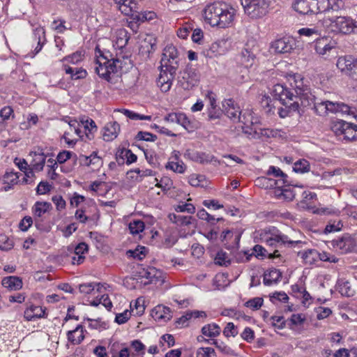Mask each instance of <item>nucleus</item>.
<instances>
[{
    "mask_svg": "<svg viewBox=\"0 0 357 357\" xmlns=\"http://www.w3.org/2000/svg\"><path fill=\"white\" fill-rule=\"evenodd\" d=\"M236 11L229 3L218 1L207 4L203 10V17L212 27L226 29L234 22Z\"/></svg>",
    "mask_w": 357,
    "mask_h": 357,
    "instance_id": "1",
    "label": "nucleus"
},
{
    "mask_svg": "<svg viewBox=\"0 0 357 357\" xmlns=\"http://www.w3.org/2000/svg\"><path fill=\"white\" fill-rule=\"evenodd\" d=\"M255 185L261 188H272L277 185V181H273L271 179L264 176L259 177L255 181Z\"/></svg>",
    "mask_w": 357,
    "mask_h": 357,
    "instance_id": "52",
    "label": "nucleus"
},
{
    "mask_svg": "<svg viewBox=\"0 0 357 357\" xmlns=\"http://www.w3.org/2000/svg\"><path fill=\"white\" fill-rule=\"evenodd\" d=\"M337 43L330 37L318 38L315 44L316 52L324 58L337 54Z\"/></svg>",
    "mask_w": 357,
    "mask_h": 357,
    "instance_id": "8",
    "label": "nucleus"
},
{
    "mask_svg": "<svg viewBox=\"0 0 357 357\" xmlns=\"http://www.w3.org/2000/svg\"><path fill=\"white\" fill-rule=\"evenodd\" d=\"M114 38V46L117 49L122 50L127 45L130 36L127 30L119 29L115 32Z\"/></svg>",
    "mask_w": 357,
    "mask_h": 357,
    "instance_id": "31",
    "label": "nucleus"
},
{
    "mask_svg": "<svg viewBox=\"0 0 357 357\" xmlns=\"http://www.w3.org/2000/svg\"><path fill=\"white\" fill-rule=\"evenodd\" d=\"M146 248L140 247L135 250H129L126 252L128 257H132L138 260H142L146 256Z\"/></svg>",
    "mask_w": 357,
    "mask_h": 357,
    "instance_id": "50",
    "label": "nucleus"
},
{
    "mask_svg": "<svg viewBox=\"0 0 357 357\" xmlns=\"http://www.w3.org/2000/svg\"><path fill=\"white\" fill-rule=\"evenodd\" d=\"M178 52L173 45H167L163 50L160 60V73L157 84L162 92H167L171 89L172 82L179 66Z\"/></svg>",
    "mask_w": 357,
    "mask_h": 357,
    "instance_id": "2",
    "label": "nucleus"
},
{
    "mask_svg": "<svg viewBox=\"0 0 357 357\" xmlns=\"http://www.w3.org/2000/svg\"><path fill=\"white\" fill-rule=\"evenodd\" d=\"M222 106L225 115L233 122L237 123L242 118L240 107L231 99L226 100Z\"/></svg>",
    "mask_w": 357,
    "mask_h": 357,
    "instance_id": "18",
    "label": "nucleus"
},
{
    "mask_svg": "<svg viewBox=\"0 0 357 357\" xmlns=\"http://www.w3.org/2000/svg\"><path fill=\"white\" fill-rule=\"evenodd\" d=\"M333 114L351 115L354 114V112L351 110L349 105L342 102L335 101V111Z\"/></svg>",
    "mask_w": 357,
    "mask_h": 357,
    "instance_id": "49",
    "label": "nucleus"
},
{
    "mask_svg": "<svg viewBox=\"0 0 357 357\" xmlns=\"http://www.w3.org/2000/svg\"><path fill=\"white\" fill-rule=\"evenodd\" d=\"M259 235L261 242L273 248H278L282 245H287L288 247L295 248L298 246L301 248L303 245L305 244V242L301 240L291 239L287 235L282 234L278 230L275 229H273V231L271 229L268 231L264 229Z\"/></svg>",
    "mask_w": 357,
    "mask_h": 357,
    "instance_id": "5",
    "label": "nucleus"
},
{
    "mask_svg": "<svg viewBox=\"0 0 357 357\" xmlns=\"http://www.w3.org/2000/svg\"><path fill=\"white\" fill-rule=\"evenodd\" d=\"M283 105L284 107H281L278 111V114L281 118H285L289 116L292 112L297 111L301 105V102H299L298 100H294V102H290L289 105Z\"/></svg>",
    "mask_w": 357,
    "mask_h": 357,
    "instance_id": "38",
    "label": "nucleus"
},
{
    "mask_svg": "<svg viewBox=\"0 0 357 357\" xmlns=\"http://www.w3.org/2000/svg\"><path fill=\"white\" fill-rule=\"evenodd\" d=\"M212 344H214L218 349H219L221 352L226 354H230V355H234V351L227 344H225L223 342H219L216 340H212Z\"/></svg>",
    "mask_w": 357,
    "mask_h": 357,
    "instance_id": "60",
    "label": "nucleus"
},
{
    "mask_svg": "<svg viewBox=\"0 0 357 357\" xmlns=\"http://www.w3.org/2000/svg\"><path fill=\"white\" fill-rule=\"evenodd\" d=\"M241 62L245 66H251L253 64L255 56L252 52L245 48L242 50L241 54Z\"/></svg>",
    "mask_w": 357,
    "mask_h": 357,
    "instance_id": "46",
    "label": "nucleus"
},
{
    "mask_svg": "<svg viewBox=\"0 0 357 357\" xmlns=\"http://www.w3.org/2000/svg\"><path fill=\"white\" fill-rule=\"evenodd\" d=\"M295 45L294 40L290 37L277 39L271 45V48L275 53L284 54L290 52Z\"/></svg>",
    "mask_w": 357,
    "mask_h": 357,
    "instance_id": "14",
    "label": "nucleus"
},
{
    "mask_svg": "<svg viewBox=\"0 0 357 357\" xmlns=\"http://www.w3.org/2000/svg\"><path fill=\"white\" fill-rule=\"evenodd\" d=\"M336 66L341 72L354 79H357V59H354L351 56H340Z\"/></svg>",
    "mask_w": 357,
    "mask_h": 357,
    "instance_id": "11",
    "label": "nucleus"
},
{
    "mask_svg": "<svg viewBox=\"0 0 357 357\" xmlns=\"http://www.w3.org/2000/svg\"><path fill=\"white\" fill-rule=\"evenodd\" d=\"M268 175H273L276 178H280V181L287 185H290L287 180V175L284 174L280 168L275 166H271L267 172Z\"/></svg>",
    "mask_w": 357,
    "mask_h": 357,
    "instance_id": "44",
    "label": "nucleus"
},
{
    "mask_svg": "<svg viewBox=\"0 0 357 357\" xmlns=\"http://www.w3.org/2000/svg\"><path fill=\"white\" fill-rule=\"evenodd\" d=\"M84 58V54L82 52L77 51L70 56L63 57L61 61L62 62L68 61L73 64H77L81 61Z\"/></svg>",
    "mask_w": 357,
    "mask_h": 357,
    "instance_id": "54",
    "label": "nucleus"
},
{
    "mask_svg": "<svg viewBox=\"0 0 357 357\" xmlns=\"http://www.w3.org/2000/svg\"><path fill=\"white\" fill-rule=\"evenodd\" d=\"M290 84L295 91L296 100L301 102L303 107L311 106L314 100V96L312 94L308 86L303 83V79L300 75H294L291 77Z\"/></svg>",
    "mask_w": 357,
    "mask_h": 357,
    "instance_id": "6",
    "label": "nucleus"
},
{
    "mask_svg": "<svg viewBox=\"0 0 357 357\" xmlns=\"http://www.w3.org/2000/svg\"><path fill=\"white\" fill-rule=\"evenodd\" d=\"M70 131H73L79 138L82 139L84 137L83 130L81 128L80 120L78 121L76 119H72L68 123Z\"/></svg>",
    "mask_w": 357,
    "mask_h": 357,
    "instance_id": "53",
    "label": "nucleus"
},
{
    "mask_svg": "<svg viewBox=\"0 0 357 357\" xmlns=\"http://www.w3.org/2000/svg\"><path fill=\"white\" fill-rule=\"evenodd\" d=\"M238 333L236 326L231 322L228 323L223 330V334L227 337H235L238 335Z\"/></svg>",
    "mask_w": 357,
    "mask_h": 357,
    "instance_id": "62",
    "label": "nucleus"
},
{
    "mask_svg": "<svg viewBox=\"0 0 357 357\" xmlns=\"http://www.w3.org/2000/svg\"><path fill=\"white\" fill-rule=\"evenodd\" d=\"M244 12L251 18H261L266 15L271 0H240Z\"/></svg>",
    "mask_w": 357,
    "mask_h": 357,
    "instance_id": "7",
    "label": "nucleus"
},
{
    "mask_svg": "<svg viewBox=\"0 0 357 357\" xmlns=\"http://www.w3.org/2000/svg\"><path fill=\"white\" fill-rule=\"evenodd\" d=\"M294 10L302 15L317 14L319 10V0H297L293 5Z\"/></svg>",
    "mask_w": 357,
    "mask_h": 357,
    "instance_id": "13",
    "label": "nucleus"
},
{
    "mask_svg": "<svg viewBox=\"0 0 357 357\" xmlns=\"http://www.w3.org/2000/svg\"><path fill=\"white\" fill-rule=\"evenodd\" d=\"M344 3L342 0H319V10L321 12L338 11L343 9Z\"/></svg>",
    "mask_w": 357,
    "mask_h": 357,
    "instance_id": "24",
    "label": "nucleus"
},
{
    "mask_svg": "<svg viewBox=\"0 0 357 357\" xmlns=\"http://www.w3.org/2000/svg\"><path fill=\"white\" fill-rule=\"evenodd\" d=\"M199 81V75L196 69L192 67H187L182 73L181 77L178 78V85L184 90H190L197 85Z\"/></svg>",
    "mask_w": 357,
    "mask_h": 357,
    "instance_id": "9",
    "label": "nucleus"
},
{
    "mask_svg": "<svg viewBox=\"0 0 357 357\" xmlns=\"http://www.w3.org/2000/svg\"><path fill=\"white\" fill-rule=\"evenodd\" d=\"M52 209V205L47 202H37L33 206L32 211L36 218H41L45 213Z\"/></svg>",
    "mask_w": 357,
    "mask_h": 357,
    "instance_id": "36",
    "label": "nucleus"
},
{
    "mask_svg": "<svg viewBox=\"0 0 357 357\" xmlns=\"http://www.w3.org/2000/svg\"><path fill=\"white\" fill-rule=\"evenodd\" d=\"M278 191L280 192V193L278 194V196L283 197V198L287 201H291L295 197V193L293 190L290 188L279 189Z\"/></svg>",
    "mask_w": 357,
    "mask_h": 357,
    "instance_id": "64",
    "label": "nucleus"
},
{
    "mask_svg": "<svg viewBox=\"0 0 357 357\" xmlns=\"http://www.w3.org/2000/svg\"><path fill=\"white\" fill-rule=\"evenodd\" d=\"M161 273L154 267H148L147 268H142L139 272V277L141 279H146L148 281L144 282V284H149L157 281L160 277Z\"/></svg>",
    "mask_w": 357,
    "mask_h": 357,
    "instance_id": "30",
    "label": "nucleus"
},
{
    "mask_svg": "<svg viewBox=\"0 0 357 357\" xmlns=\"http://www.w3.org/2000/svg\"><path fill=\"white\" fill-rule=\"evenodd\" d=\"M116 8L125 15L134 16L136 13L138 4L134 0H114Z\"/></svg>",
    "mask_w": 357,
    "mask_h": 357,
    "instance_id": "19",
    "label": "nucleus"
},
{
    "mask_svg": "<svg viewBox=\"0 0 357 357\" xmlns=\"http://www.w3.org/2000/svg\"><path fill=\"white\" fill-rule=\"evenodd\" d=\"M252 254H254L256 257H266V255H268L270 258L278 257L280 256V254L278 253V250H275L273 254H271V253L269 254V253H268L266 250L260 245H256L253 248Z\"/></svg>",
    "mask_w": 357,
    "mask_h": 357,
    "instance_id": "47",
    "label": "nucleus"
},
{
    "mask_svg": "<svg viewBox=\"0 0 357 357\" xmlns=\"http://www.w3.org/2000/svg\"><path fill=\"white\" fill-rule=\"evenodd\" d=\"M197 357H216L214 349L211 347H201L197 351Z\"/></svg>",
    "mask_w": 357,
    "mask_h": 357,
    "instance_id": "61",
    "label": "nucleus"
},
{
    "mask_svg": "<svg viewBox=\"0 0 357 357\" xmlns=\"http://www.w3.org/2000/svg\"><path fill=\"white\" fill-rule=\"evenodd\" d=\"M165 167L179 174L184 173L186 169L185 164L179 160V152L176 151L172 152L169 161L167 163Z\"/></svg>",
    "mask_w": 357,
    "mask_h": 357,
    "instance_id": "22",
    "label": "nucleus"
},
{
    "mask_svg": "<svg viewBox=\"0 0 357 357\" xmlns=\"http://www.w3.org/2000/svg\"><path fill=\"white\" fill-rule=\"evenodd\" d=\"M221 41L213 43L208 49L204 51V54L207 57H213L219 53Z\"/></svg>",
    "mask_w": 357,
    "mask_h": 357,
    "instance_id": "58",
    "label": "nucleus"
},
{
    "mask_svg": "<svg viewBox=\"0 0 357 357\" xmlns=\"http://www.w3.org/2000/svg\"><path fill=\"white\" fill-rule=\"evenodd\" d=\"M300 36H305L306 37H312L316 40L318 39V36L321 35V30L317 27L314 28H302L298 31Z\"/></svg>",
    "mask_w": 357,
    "mask_h": 357,
    "instance_id": "48",
    "label": "nucleus"
},
{
    "mask_svg": "<svg viewBox=\"0 0 357 357\" xmlns=\"http://www.w3.org/2000/svg\"><path fill=\"white\" fill-rule=\"evenodd\" d=\"M168 218L172 222L181 226L191 224L192 217L170 213L168 215Z\"/></svg>",
    "mask_w": 357,
    "mask_h": 357,
    "instance_id": "40",
    "label": "nucleus"
},
{
    "mask_svg": "<svg viewBox=\"0 0 357 357\" xmlns=\"http://www.w3.org/2000/svg\"><path fill=\"white\" fill-rule=\"evenodd\" d=\"M30 155L33 158L30 167L35 171L40 172L43 169L45 164L46 156L42 151V149H38V151H31Z\"/></svg>",
    "mask_w": 357,
    "mask_h": 357,
    "instance_id": "25",
    "label": "nucleus"
},
{
    "mask_svg": "<svg viewBox=\"0 0 357 357\" xmlns=\"http://www.w3.org/2000/svg\"><path fill=\"white\" fill-rule=\"evenodd\" d=\"M151 315L155 321H163L164 322L168 321L172 317L170 308L163 305L155 307L152 311Z\"/></svg>",
    "mask_w": 357,
    "mask_h": 357,
    "instance_id": "28",
    "label": "nucleus"
},
{
    "mask_svg": "<svg viewBox=\"0 0 357 357\" xmlns=\"http://www.w3.org/2000/svg\"><path fill=\"white\" fill-rule=\"evenodd\" d=\"M85 333H86V331L84 326L79 324L75 329L68 331V340L73 345L79 344L85 337Z\"/></svg>",
    "mask_w": 357,
    "mask_h": 357,
    "instance_id": "23",
    "label": "nucleus"
},
{
    "mask_svg": "<svg viewBox=\"0 0 357 357\" xmlns=\"http://www.w3.org/2000/svg\"><path fill=\"white\" fill-rule=\"evenodd\" d=\"M221 329L216 324H210L205 325L202 328V333L204 335L213 337L218 336L220 333Z\"/></svg>",
    "mask_w": 357,
    "mask_h": 357,
    "instance_id": "39",
    "label": "nucleus"
},
{
    "mask_svg": "<svg viewBox=\"0 0 357 357\" xmlns=\"http://www.w3.org/2000/svg\"><path fill=\"white\" fill-rule=\"evenodd\" d=\"M263 304V299L259 297H255L252 299L248 301L245 303V306L252 310L259 309Z\"/></svg>",
    "mask_w": 357,
    "mask_h": 357,
    "instance_id": "63",
    "label": "nucleus"
},
{
    "mask_svg": "<svg viewBox=\"0 0 357 357\" xmlns=\"http://www.w3.org/2000/svg\"><path fill=\"white\" fill-rule=\"evenodd\" d=\"M45 310L31 303H26V307L24 312V317L27 321H33L45 317Z\"/></svg>",
    "mask_w": 357,
    "mask_h": 357,
    "instance_id": "20",
    "label": "nucleus"
},
{
    "mask_svg": "<svg viewBox=\"0 0 357 357\" xmlns=\"http://www.w3.org/2000/svg\"><path fill=\"white\" fill-rule=\"evenodd\" d=\"M176 119L177 121H176V123L181 125L185 130L188 131H192L193 130L194 126L192 123L184 113L178 112Z\"/></svg>",
    "mask_w": 357,
    "mask_h": 357,
    "instance_id": "45",
    "label": "nucleus"
},
{
    "mask_svg": "<svg viewBox=\"0 0 357 357\" xmlns=\"http://www.w3.org/2000/svg\"><path fill=\"white\" fill-rule=\"evenodd\" d=\"M14 243L12 239L4 234L0 235V249L10 250L13 248Z\"/></svg>",
    "mask_w": 357,
    "mask_h": 357,
    "instance_id": "56",
    "label": "nucleus"
},
{
    "mask_svg": "<svg viewBox=\"0 0 357 357\" xmlns=\"http://www.w3.org/2000/svg\"><path fill=\"white\" fill-rule=\"evenodd\" d=\"M294 171L299 173H304L309 171V162L305 160H301L294 163L293 167Z\"/></svg>",
    "mask_w": 357,
    "mask_h": 357,
    "instance_id": "57",
    "label": "nucleus"
},
{
    "mask_svg": "<svg viewBox=\"0 0 357 357\" xmlns=\"http://www.w3.org/2000/svg\"><path fill=\"white\" fill-rule=\"evenodd\" d=\"M63 70L66 74L70 75V78L75 80L84 79L87 75V73L85 70L78 68H72L66 64L63 65Z\"/></svg>",
    "mask_w": 357,
    "mask_h": 357,
    "instance_id": "35",
    "label": "nucleus"
},
{
    "mask_svg": "<svg viewBox=\"0 0 357 357\" xmlns=\"http://www.w3.org/2000/svg\"><path fill=\"white\" fill-rule=\"evenodd\" d=\"M120 125L116 122L107 123L102 129V137L106 142H111L116 139L120 132Z\"/></svg>",
    "mask_w": 357,
    "mask_h": 357,
    "instance_id": "21",
    "label": "nucleus"
},
{
    "mask_svg": "<svg viewBox=\"0 0 357 357\" xmlns=\"http://www.w3.org/2000/svg\"><path fill=\"white\" fill-rule=\"evenodd\" d=\"M144 229V223L142 220H133L129 224V230L132 234H139L142 232Z\"/></svg>",
    "mask_w": 357,
    "mask_h": 357,
    "instance_id": "51",
    "label": "nucleus"
},
{
    "mask_svg": "<svg viewBox=\"0 0 357 357\" xmlns=\"http://www.w3.org/2000/svg\"><path fill=\"white\" fill-rule=\"evenodd\" d=\"M34 34L36 36H38V45L34 50L33 56L37 54L42 50L44 41L45 40V31L44 28L41 26L37 27L35 29Z\"/></svg>",
    "mask_w": 357,
    "mask_h": 357,
    "instance_id": "41",
    "label": "nucleus"
},
{
    "mask_svg": "<svg viewBox=\"0 0 357 357\" xmlns=\"http://www.w3.org/2000/svg\"><path fill=\"white\" fill-rule=\"evenodd\" d=\"M189 183L194 187H205L207 185V181L205 176L193 174L189 176Z\"/></svg>",
    "mask_w": 357,
    "mask_h": 357,
    "instance_id": "42",
    "label": "nucleus"
},
{
    "mask_svg": "<svg viewBox=\"0 0 357 357\" xmlns=\"http://www.w3.org/2000/svg\"><path fill=\"white\" fill-rule=\"evenodd\" d=\"M2 183L4 186L2 188L3 191H8L13 188L19 182V175L17 173L12 171L6 172L1 178Z\"/></svg>",
    "mask_w": 357,
    "mask_h": 357,
    "instance_id": "29",
    "label": "nucleus"
},
{
    "mask_svg": "<svg viewBox=\"0 0 357 357\" xmlns=\"http://www.w3.org/2000/svg\"><path fill=\"white\" fill-rule=\"evenodd\" d=\"M1 283L4 287L11 291L19 290L23 285L22 279L17 276L5 277L3 278Z\"/></svg>",
    "mask_w": 357,
    "mask_h": 357,
    "instance_id": "33",
    "label": "nucleus"
},
{
    "mask_svg": "<svg viewBox=\"0 0 357 357\" xmlns=\"http://www.w3.org/2000/svg\"><path fill=\"white\" fill-rule=\"evenodd\" d=\"M282 277V273L278 269L273 268L266 271L264 274V284L266 286H271L278 283Z\"/></svg>",
    "mask_w": 357,
    "mask_h": 357,
    "instance_id": "34",
    "label": "nucleus"
},
{
    "mask_svg": "<svg viewBox=\"0 0 357 357\" xmlns=\"http://www.w3.org/2000/svg\"><path fill=\"white\" fill-rule=\"evenodd\" d=\"M215 261L217 264L220 266H227L230 264V259L227 254L222 251H220L217 253Z\"/></svg>",
    "mask_w": 357,
    "mask_h": 357,
    "instance_id": "59",
    "label": "nucleus"
},
{
    "mask_svg": "<svg viewBox=\"0 0 357 357\" xmlns=\"http://www.w3.org/2000/svg\"><path fill=\"white\" fill-rule=\"evenodd\" d=\"M154 181L157 182L155 186L160 188L163 191L170 190L173 185L172 181L168 177L162 178L159 182L156 178H154Z\"/></svg>",
    "mask_w": 357,
    "mask_h": 357,
    "instance_id": "55",
    "label": "nucleus"
},
{
    "mask_svg": "<svg viewBox=\"0 0 357 357\" xmlns=\"http://www.w3.org/2000/svg\"><path fill=\"white\" fill-rule=\"evenodd\" d=\"M333 129L336 135H342L344 139L348 141L357 139V125L340 121L334 125Z\"/></svg>",
    "mask_w": 357,
    "mask_h": 357,
    "instance_id": "10",
    "label": "nucleus"
},
{
    "mask_svg": "<svg viewBox=\"0 0 357 357\" xmlns=\"http://www.w3.org/2000/svg\"><path fill=\"white\" fill-rule=\"evenodd\" d=\"M155 14L152 11H142L138 6L136 13H134L132 19L137 22H144L154 19Z\"/></svg>",
    "mask_w": 357,
    "mask_h": 357,
    "instance_id": "37",
    "label": "nucleus"
},
{
    "mask_svg": "<svg viewBox=\"0 0 357 357\" xmlns=\"http://www.w3.org/2000/svg\"><path fill=\"white\" fill-rule=\"evenodd\" d=\"M81 128L86 137L91 140L93 138V133L97 131V126L95 122L88 117L80 118Z\"/></svg>",
    "mask_w": 357,
    "mask_h": 357,
    "instance_id": "27",
    "label": "nucleus"
},
{
    "mask_svg": "<svg viewBox=\"0 0 357 357\" xmlns=\"http://www.w3.org/2000/svg\"><path fill=\"white\" fill-rule=\"evenodd\" d=\"M319 23L327 31L349 34L357 30V22L349 16L325 17Z\"/></svg>",
    "mask_w": 357,
    "mask_h": 357,
    "instance_id": "4",
    "label": "nucleus"
},
{
    "mask_svg": "<svg viewBox=\"0 0 357 357\" xmlns=\"http://www.w3.org/2000/svg\"><path fill=\"white\" fill-rule=\"evenodd\" d=\"M314 112L321 116H326L330 114H333L335 111V101L328 100H321L316 101L314 99L313 103Z\"/></svg>",
    "mask_w": 357,
    "mask_h": 357,
    "instance_id": "15",
    "label": "nucleus"
},
{
    "mask_svg": "<svg viewBox=\"0 0 357 357\" xmlns=\"http://www.w3.org/2000/svg\"><path fill=\"white\" fill-rule=\"evenodd\" d=\"M13 109L10 106H5L0 110V128L5 126V123L11 116L14 117Z\"/></svg>",
    "mask_w": 357,
    "mask_h": 357,
    "instance_id": "43",
    "label": "nucleus"
},
{
    "mask_svg": "<svg viewBox=\"0 0 357 357\" xmlns=\"http://www.w3.org/2000/svg\"><path fill=\"white\" fill-rule=\"evenodd\" d=\"M96 57L95 71L100 77L106 80L110 79L111 74L116 73L119 69L123 68V60L103 54L98 47L96 48Z\"/></svg>",
    "mask_w": 357,
    "mask_h": 357,
    "instance_id": "3",
    "label": "nucleus"
},
{
    "mask_svg": "<svg viewBox=\"0 0 357 357\" xmlns=\"http://www.w3.org/2000/svg\"><path fill=\"white\" fill-rule=\"evenodd\" d=\"M298 255L301 256L305 264L312 265L319 261V252L315 249H308L298 252Z\"/></svg>",
    "mask_w": 357,
    "mask_h": 357,
    "instance_id": "32",
    "label": "nucleus"
},
{
    "mask_svg": "<svg viewBox=\"0 0 357 357\" xmlns=\"http://www.w3.org/2000/svg\"><path fill=\"white\" fill-rule=\"evenodd\" d=\"M245 134L252 138L259 139L262 137H276L280 136V131L278 130H273L269 128H262L259 126L252 127L249 130H245Z\"/></svg>",
    "mask_w": 357,
    "mask_h": 357,
    "instance_id": "17",
    "label": "nucleus"
},
{
    "mask_svg": "<svg viewBox=\"0 0 357 357\" xmlns=\"http://www.w3.org/2000/svg\"><path fill=\"white\" fill-rule=\"evenodd\" d=\"M331 244L333 248L340 254L353 252L357 246L355 238L349 235H344L338 239L333 240Z\"/></svg>",
    "mask_w": 357,
    "mask_h": 357,
    "instance_id": "12",
    "label": "nucleus"
},
{
    "mask_svg": "<svg viewBox=\"0 0 357 357\" xmlns=\"http://www.w3.org/2000/svg\"><path fill=\"white\" fill-rule=\"evenodd\" d=\"M273 96L282 105H289L296 100L295 96L291 91L284 88L282 85L277 84L274 86Z\"/></svg>",
    "mask_w": 357,
    "mask_h": 357,
    "instance_id": "16",
    "label": "nucleus"
},
{
    "mask_svg": "<svg viewBox=\"0 0 357 357\" xmlns=\"http://www.w3.org/2000/svg\"><path fill=\"white\" fill-rule=\"evenodd\" d=\"M241 117L238 122L242 123L244 126L242 127L243 132L245 133V130H249L252 127L258 126V118L253 116V112L251 110H245L243 114L241 113Z\"/></svg>",
    "mask_w": 357,
    "mask_h": 357,
    "instance_id": "26",
    "label": "nucleus"
}]
</instances>
